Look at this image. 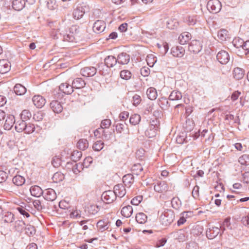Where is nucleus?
I'll return each instance as SVG.
<instances>
[{
    "label": "nucleus",
    "mask_w": 249,
    "mask_h": 249,
    "mask_svg": "<svg viewBox=\"0 0 249 249\" xmlns=\"http://www.w3.org/2000/svg\"><path fill=\"white\" fill-rule=\"evenodd\" d=\"M85 6L81 4L79 5L73 11V18L75 20L80 19L83 17L85 14Z\"/></svg>",
    "instance_id": "nucleus-4"
},
{
    "label": "nucleus",
    "mask_w": 249,
    "mask_h": 249,
    "mask_svg": "<svg viewBox=\"0 0 249 249\" xmlns=\"http://www.w3.org/2000/svg\"><path fill=\"white\" fill-rule=\"evenodd\" d=\"M191 35L190 33L185 32L182 33L178 37V40L180 44L184 45L191 39Z\"/></svg>",
    "instance_id": "nucleus-15"
},
{
    "label": "nucleus",
    "mask_w": 249,
    "mask_h": 249,
    "mask_svg": "<svg viewBox=\"0 0 249 249\" xmlns=\"http://www.w3.org/2000/svg\"><path fill=\"white\" fill-rule=\"evenodd\" d=\"M167 27L170 30L177 29L179 26V22L177 19L171 18L167 21Z\"/></svg>",
    "instance_id": "nucleus-26"
},
{
    "label": "nucleus",
    "mask_w": 249,
    "mask_h": 249,
    "mask_svg": "<svg viewBox=\"0 0 249 249\" xmlns=\"http://www.w3.org/2000/svg\"><path fill=\"white\" fill-rule=\"evenodd\" d=\"M117 61V59L113 56H107L105 60L106 65L108 67H112L115 65Z\"/></svg>",
    "instance_id": "nucleus-31"
},
{
    "label": "nucleus",
    "mask_w": 249,
    "mask_h": 249,
    "mask_svg": "<svg viewBox=\"0 0 249 249\" xmlns=\"http://www.w3.org/2000/svg\"><path fill=\"white\" fill-rule=\"evenodd\" d=\"M7 178V173L3 171H0V183L4 182Z\"/></svg>",
    "instance_id": "nucleus-61"
},
{
    "label": "nucleus",
    "mask_w": 249,
    "mask_h": 249,
    "mask_svg": "<svg viewBox=\"0 0 249 249\" xmlns=\"http://www.w3.org/2000/svg\"><path fill=\"white\" fill-rule=\"evenodd\" d=\"M143 170V168L141 165V164L138 163L134 164L132 167V171L134 174L138 175H139Z\"/></svg>",
    "instance_id": "nucleus-42"
},
{
    "label": "nucleus",
    "mask_w": 249,
    "mask_h": 249,
    "mask_svg": "<svg viewBox=\"0 0 249 249\" xmlns=\"http://www.w3.org/2000/svg\"><path fill=\"white\" fill-rule=\"evenodd\" d=\"M154 190L156 192L163 193L166 192L168 190L167 183L165 181L158 182L154 186Z\"/></svg>",
    "instance_id": "nucleus-9"
},
{
    "label": "nucleus",
    "mask_w": 249,
    "mask_h": 249,
    "mask_svg": "<svg viewBox=\"0 0 249 249\" xmlns=\"http://www.w3.org/2000/svg\"><path fill=\"white\" fill-rule=\"evenodd\" d=\"M121 213L123 216L127 218L129 217L133 213V208L130 205L123 207L121 210Z\"/></svg>",
    "instance_id": "nucleus-22"
},
{
    "label": "nucleus",
    "mask_w": 249,
    "mask_h": 249,
    "mask_svg": "<svg viewBox=\"0 0 249 249\" xmlns=\"http://www.w3.org/2000/svg\"><path fill=\"white\" fill-rule=\"evenodd\" d=\"M202 48L200 42L197 40H192L189 46V50L193 53H199Z\"/></svg>",
    "instance_id": "nucleus-6"
},
{
    "label": "nucleus",
    "mask_w": 249,
    "mask_h": 249,
    "mask_svg": "<svg viewBox=\"0 0 249 249\" xmlns=\"http://www.w3.org/2000/svg\"><path fill=\"white\" fill-rule=\"evenodd\" d=\"M185 22L189 25H194L196 23V18L194 16H188L185 18Z\"/></svg>",
    "instance_id": "nucleus-47"
},
{
    "label": "nucleus",
    "mask_w": 249,
    "mask_h": 249,
    "mask_svg": "<svg viewBox=\"0 0 249 249\" xmlns=\"http://www.w3.org/2000/svg\"><path fill=\"white\" fill-rule=\"evenodd\" d=\"M104 144V142L101 141H98L93 144L92 147L95 151H99L103 149Z\"/></svg>",
    "instance_id": "nucleus-48"
},
{
    "label": "nucleus",
    "mask_w": 249,
    "mask_h": 249,
    "mask_svg": "<svg viewBox=\"0 0 249 249\" xmlns=\"http://www.w3.org/2000/svg\"><path fill=\"white\" fill-rule=\"evenodd\" d=\"M116 196L114 191H107L104 192L102 195V199L103 201L109 204L113 202L115 200Z\"/></svg>",
    "instance_id": "nucleus-2"
},
{
    "label": "nucleus",
    "mask_w": 249,
    "mask_h": 249,
    "mask_svg": "<svg viewBox=\"0 0 249 249\" xmlns=\"http://www.w3.org/2000/svg\"><path fill=\"white\" fill-rule=\"evenodd\" d=\"M217 37L221 41H226L229 38V34L225 29L220 30L217 33Z\"/></svg>",
    "instance_id": "nucleus-33"
},
{
    "label": "nucleus",
    "mask_w": 249,
    "mask_h": 249,
    "mask_svg": "<svg viewBox=\"0 0 249 249\" xmlns=\"http://www.w3.org/2000/svg\"><path fill=\"white\" fill-rule=\"evenodd\" d=\"M199 187L196 185L195 186L192 191V196L195 198H198L199 196Z\"/></svg>",
    "instance_id": "nucleus-56"
},
{
    "label": "nucleus",
    "mask_w": 249,
    "mask_h": 249,
    "mask_svg": "<svg viewBox=\"0 0 249 249\" xmlns=\"http://www.w3.org/2000/svg\"><path fill=\"white\" fill-rule=\"evenodd\" d=\"M142 196H138L134 197L131 201V203L133 205H138L142 200Z\"/></svg>",
    "instance_id": "nucleus-53"
},
{
    "label": "nucleus",
    "mask_w": 249,
    "mask_h": 249,
    "mask_svg": "<svg viewBox=\"0 0 249 249\" xmlns=\"http://www.w3.org/2000/svg\"><path fill=\"white\" fill-rule=\"evenodd\" d=\"M123 182L125 186H130L134 182V177L132 174H128L123 178Z\"/></svg>",
    "instance_id": "nucleus-28"
},
{
    "label": "nucleus",
    "mask_w": 249,
    "mask_h": 249,
    "mask_svg": "<svg viewBox=\"0 0 249 249\" xmlns=\"http://www.w3.org/2000/svg\"><path fill=\"white\" fill-rule=\"evenodd\" d=\"M217 59L222 64H225L229 62L230 56L225 51H221L217 54Z\"/></svg>",
    "instance_id": "nucleus-7"
},
{
    "label": "nucleus",
    "mask_w": 249,
    "mask_h": 249,
    "mask_svg": "<svg viewBox=\"0 0 249 249\" xmlns=\"http://www.w3.org/2000/svg\"><path fill=\"white\" fill-rule=\"evenodd\" d=\"M141 116L140 115L135 114L132 115L130 118V123L133 125L138 124L141 121Z\"/></svg>",
    "instance_id": "nucleus-39"
},
{
    "label": "nucleus",
    "mask_w": 249,
    "mask_h": 249,
    "mask_svg": "<svg viewBox=\"0 0 249 249\" xmlns=\"http://www.w3.org/2000/svg\"><path fill=\"white\" fill-rule=\"evenodd\" d=\"M164 218H163L165 225L171 224L174 219L175 215L172 211H170L164 214Z\"/></svg>",
    "instance_id": "nucleus-23"
},
{
    "label": "nucleus",
    "mask_w": 249,
    "mask_h": 249,
    "mask_svg": "<svg viewBox=\"0 0 249 249\" xmlns=\"http://www.w3.org/2000/svg\"><path fill=\"white\" fill-rule=\"evenodd\" d=\"M120 75L122 79L128 80L132 77V73L129 70H124L121 71Z\"/></svg>",
    "instance_id": "nucleus-38"
},
{
    "label": "nucleus",
    "mask_w": 249,
    "mask_h": 249,
    "mask_svg": "<svg viewBox=\"0 0 249 249\" xmlns=\"http://www.w3.org/2000/svg\"><path fill=\"white\" fill-rule=\"evenodd\" d=\"M239 162L243 165L249 164V155L245 154L241 156L239 159Z\"/></svg>",
    "instance_id": "nucleus-43"
},
{
    "label": "nucleus",
    "mask_w": 249,
    "mask_h": 249,
    "mask_svg": "<svg viewBox=\"0 0 249 249\" xmlns=\"http://www.w3.org/2000/svg\"><path fill=\"white\" fill-rule=\"evenodd\" d=\"M240 49L245 51V54L249 52V40L244 42Z\"/></svg>",
    "instance_id": "nucleus-62"
},
{
    "label": "nucleus",
    "mask_w": 249,
    "mask_h": 249,
    "mask_svg": "<svg viewBox=\"0 0 249 249\" xmlns=\"http://www.w3.org/2000/svg\"><path fill=\"white\" fill-rule=\"evenodd\" d=\"M32 102L34 106L38 108H42L46 104L45 99L39 95L33 96L32 98Z\"/></svg>",
    "instance_id": "nucleus-5"
},
{
    "label": "nucleus",
    "mask_w": 249,
    "mask_h": 249,
    "mask_svg": "<svg viewBox=\"0 0 249 249\" xmlns=\"http://www.w3.org/2000/svg\"><path fill=\"white\" fill-rule=\"evenodd\" d=\"M26 124L24 120H21L18 121L15 124V129L18 132H22L24 130Z\"/></svg>",
    "instance_id": "nucleus-34"
},
{
    "label": "nucleus",
    "mask_w": 249,
    "mask_h": 249,
    "mask_svg": "<svg viewBox=\"0 0 249 249\" xmlns=\"http://www.w3.org/2000/svg\"><path fill=\"white\" fill-rule=\"evenodd\" d=\"M81 72L84 76H92L96 73V69L93 67H85L81 70Z\"/></svg>",
    "instance_id": "nucleus-11"
},
{
    "label": "nucleus",
    "mask_w": 249,
    "mask_h": 249,
    "mask_svg": "<svg viewBox=\"0 0 249 249\" xmlns=\"http://www.w3.org/2000/svg\"><path fill=\"white\" fill-rule=\"evenodd\" d=\"M82 156V154L80 152L78 151H74L71 155V159L72 160L74 161H77L80 160L81 157Z\"/></svg>",
    "instance_id": "nucleus-50"
},
{
    "label": "nucleus",
    "mask_w": 249,
    "mask_h": 249,
    "mask_svg": "<svg viewBox=\"0 0 249 249\" xmlns=\"http://www.w3.org/2000/svg\"><path fill=\"white\" fill-rule=\"evenodd\" d=\"M129 116V113L127 111H123L119 115V118L121 121L126 120Z\"/></svg>",
    "instance_id": "nucleus-60"
},
{
    "label": "nucleus",
    "mask_w": 249,
    "mask_h": 249,
    "mask_svg": "<svg viewBox=\"0 0 249 249\" xmlns=\"http://www.w3.org/2000/svg\"><path fill=\"white\" fill-rule=\"evenodd\" d=\"M86 83L81 78H77L75 79L72 83L73 88L76 89H81L85 87Z\"/></svg>",
    "instance_id": "nucleus-29"
},
{
    "label": "nucleus",
    "mask_w": 249,
    "mask_h": 249,
    "mask_svg": "<svg viewBox=\"0 0 249 249\" xmlns=\"http://www.w3.org/2000/svg\"><path fill=\"white\" fill-rule=\"evenodd\" d=\"M150 72V69L147 67H143L141 70V73L144 77L148 76Z\"/></svg>",
    "instance_id": "nucleus-59"
},
{
    "label": "nucleus",
    "mask_w": 249,
    "mask_h": 249,
    "mask_svg": "<svg viewBox=\"0 0 249 249\" xmlns=\"http://www.w3.org/2000/svg\"><path fill=\"white\" fill-rule=\"evenodd\" d=\"M232 74L235 79L240 80L243 77L245 71L242 68L236 67L233 70Z\"/></svg>",
    "instance_id": "nucleus-19"
},
{
    "label": "nucleus",
    "mask_w": 249,
    "mask_h": 249,
    "mask_svg": "<svg viewBox=\"0 0 249 249\" xmlns=\"http://www.w3.org/2000/svg\"><path fill=\"white\" fill-rule=\"evenodd\" d=\"M114 192L116 196L122 197L126 194V191L124 187L122 184H117L114 186Z\"/></svg>",
    "instance_id": "nucleus-14"
},
{
    "label": "nucleus",
    "mask_w": 249,
    "mask_h": 249,
    "mask_svg": "<svg viewBox=\"0 0 249 249\" xmlns=\"http://www.w3.org/2000/svg\"><path fill=\"white\" fill-rule=\"evenodd\" d=\"M146 94L148 98L151 100H155L158 96L157 90L155 88L152 87L148 89Z\"/></svg>",
    "instance_id": "nucleus-32"
},
{
    "label": "nucleus",
    "mask_w": 249,
    "mask_h": 249,
    "mask_svg": "<svg viewBox=\"0 0 249 249\" xmlns=\"http://www.w3.org/2000/svg\"><path fill=\"white\" fill-rule=\"evenodd\" d=\"M3 219L4 222L6 223H11L14 220V214L11 212H5L3 217Z\"/></svg>",
    "instance_id": "nucleus-41"
},
{
    "label": "nucleus",
    "mask_w": 249,
    "mask_h": 249,
    "mask_svg": "<svg viewBox=\"0 0 249 249\" xmlns=\"http://www.w3.org/2000/svg\"><path fill=\"white\" fill-rule=\"evenodd\" d=\"M169 98L172 101L178 100L181 99L182 94L178 90H173L171 93Z\"/></svg>",
    "instance_id": "nucleus-36"
},
{
    "label": "nucleus",
    "mask_w": 249,
    "mask_h": 249,
    "mask_svg": "<svg viewBox=\"0 0 249 249\" xmlns=\"http://www.w3.org/2000/svg\"><path fill=\"white\" fill-rule=\"evenodd\" d=\"M141 102V98L140 96L135 94L133 97V104L135 106L138 105Z\"/></svg>",
    "instance_id": "nucleus-57"
},
{
    "label": "nucleus",
    "mask_w": 249,
    "mask_h": 249,
    "mask_svg": "<svg viewBox=\"0 0 249 249\" xmlns=\"http://www.w3.org/2000/svg\"><path fill=\"white\" fill-rule=\"evenodd\" d=\"M25 5L24 0H14L13 1L12 7L17 11L22 10Z\"/></svg>",
    "instance_id": "nucleus-24"
},
{
    "label": "nucleus",
    "mask_w": 249,
    "mask_h": 249,
    "mask_svg": "<svg viewBox=\"0 0 249 249\" xmlns=\"http://www.w3.org/2000/svg\"><path fill=\"white\" fill-rule=\"evenodd\" d=\"M104 130L102 128H98L96 129L94 132V136L97 138H100L103 136Z\"/></svg>",
    "instance_id": "nucleus-55"
},
{
    "label": "nucleus",
    "mask_w": 249,
    "mask_h": 249,
    "mask_svg": "<svg viewBox=\"0 0 249 249\" xmlns=\"http://www.w3.org/2000/svg\"><path fill=\"white\" fill-rule=\"evenodd\" d=\"M15 123V117L13 115H9L5 120L4 127L5 129L10 130Z\"/></svg>",
    "instance_id": "nucleus-17"
},
{
    "label": "nucleus",
    "mask_w": 249,
    "mask_h": 249,
    "mask_svg": "<svg viewBox=\"0 0 249 249\" xmlns=\"http://www.w3.org/2000/svg\"><path fill=\"white\" fill-rule=\"evenodd\" d=\"M13 183L18 186L23 185L25 182V177L20 175H17L12 179Z\"/></svg>",
    "instance_id": "nucleus-20"
},
{
    "label": "nucleus",
    "mask_w": 249,
    "mask_h": 249,
    "mask_svg": "<svg viewBox=\"0 0 249 249\" xmlns=\"http://www.w3.org/2000/svg\"><path fill=\"white\" fill-rule=\"evenodd\" d=\"M31 113L28 109H24L22 110L20 114L21 119L24 121L29 120L31 117Z\"/></svg>",
    "instance_id": "nucleus-40"
},
{
    "label": "nucleus",
    "mask_w": 249,
    "mask_h": 249,
    "mask_svg": "<svg viewBox=\"0 0 249 249\" xmlns=\"http://www.w3.org/2000/svg\"><path fill=\"white\" fill-rule=\"evenodd\" d=\"M147 220V216L143 213H139L136 215V220L140 224H144Z\"/></svg>",
    "instance_id": "nucleus-35"
},
{
    "label": "nucleus",
    "mask_w": 249,
    "mask_h": 249,
    "mask_svg": "<svg viewBox=\"0 0 249 249\" xmlns=\"http://www.w3.org/2000/svg\"><path fill=\"white\" fill-rule=\"evenodd\" d=\"M147 65L150 67H153L157 61L156 58L153 54H149L146 59Z\"/></svg>",
    "instance_id": "nucleus-45"
},
{
    "label": "nucleus",
    "mask_w": 249,
    "mask_h": 249,
    "mask_svg": "<svg viewBox=\"0 0 249 249\" xmlns=\"http://www.w3.org/2000/svg\"><path fill=\"white\" fill-rule=\"evenodd\" d=\"M158 126L155 121H152L149 124L145 131V135L149 138H152L156 136Z\"/></svg>",
    "instance_id": "nucleus-3"
},
{
    "label": "nucleus",
    "mask_w": 249,
    "mask_h": 249,
    "mask_svg": "<svg viewBox=\"0 0 249 249\" xmlns=\"http://www.w3.org/2000/svg\"><path fill=\"white\" fill-rule=\"evenodd\" d=\"M59 89L67 94H70L73 91L72 85L71 86L67 83H62L59 86Z\"/></svg>",
    "instance_id": "nucleus-16"
},
{
    "label": "nucleus",
    "mask_w": 249,
    "mask_h": 249,
    "mask_svg": "<svg viewBox=\"0 0 249 249\" xmlns=\"http://www.w3.org/2000/svg\"><path fill=\"white\" fill-rule=\"evenodd\" d=\"M47 6L50 10L55 9L57 7L55 1L54 0H50L47 3Z\"/></svg>",
    "instance_id": "nucleus-58"
},
{
    "label": "nucleus",
    "mask_w": 249,
    "mask_h": 249,
    "mask_svg": "<svg viewBox=\"0 0 249 249\" xmlns=\"http://www.w3.org/2000/svg\"><path fill=\"white\" fill-rule=\"evenodd\" d=\"M44 197L48 201H53L56 198L55 191L52 189H48L44 192Z\"/></svg>",
    "instance_id": "nucleus-13"
},
{
    "label": "nucleus",
    "mask_w": 249,
    "mask_h": 249,
    "mask_svg": "<svg viewBox=\"0 0 249 249\" xmlns=\"http://www.w3.org/2000/svg\"><path fill=\"white\" fill-rule=\"evenodd\" d=\"M30 192L33 196L39 197L42 194L41 188L37 185L32 186L30 188Z\"/></svg>",
    "instance_id": "nucleus-27"
},
{
    "label": "nucleus",
    "mask_w": 249,
    "mask_h": 249,
    "mask_svg": "<svg viewBox=\"0 0 249 249\" xmlns=\"http://www.w3.org/2000/svg\"><path fill=\"white\" fill-rule=\"evenodd\" d=\"M14 91L17 95H22L26 92V89L22 85L17 84L14 87Z\"/></svg>",
    "instance_id": "nucleus-30"
},
{
    "label": "nucleus",
    "mask_w": 249,
    "mask_h": 249,
    "mask_svg": "<svg viewBox=\"0 0 249 249\" xmlns=\"http://www.w3.org/2000/svg\"><path fill=\"white\" fill-rule=\"evenodd\" d=\"M243 181L244 182L249 183V172H246L243 175Z\"/></svg>",
    "instance_id": "nucleus-64"
},
{
    "label": "nucleus",
    "mask_w": 249,
    "mask_h": 249,
    "mask_svg": "<svg viewBox=\"0 0 249 249\" xmlns=\"http://www.w3.org/2000/svg\"><path fill=\"white\" fill-rule=\"evenodd\" d=\"M185 49L181 46H176L173 47L171 49V53L177 57H181L185 54Z\"/></svg>",
    "instance_id": "nucleus-10"
},
{
    "label": "nucleus",
    "mask_w": 249,
    "mask_h": 249,
    "mask_svg": "<svg viewBox=\"0 0 249 249\" xmlns=\"http://www.w3.org/2000/svg\"><path fill=\"white\" fill-rule=\"evenodd\" d=\"M35 125L33 124L29 123L26 124L24 131L26 133L29 134L32 133L35 131Z\"/></svg>",
    "instance_id": "nucleus-49"
},
{
    "label": "nucleus",
    "mask_w": 249,
    "mask_h": 249,
    "mask_svg": "<svg viewBox=\"0 0 249 249\" xmlns=\"http://www.w3.org/2000/svg\"><path fill=\"white\" fill-rule=\"evenodd\" d=\"M77 147L82 150H84L89 146V142L86 139H80L77 143Z\"/></svg>",
    "instance_id": "nucleus-37"
},
{
    "label": "nucleus",
    "mask_w": 249,
    "mask_h": 249,
    "mask_svg": "<svg viewBox=\"0 0 249 249\" xmlns=\"http://www.w3.org/2000/svg\"><path fill=\"white\" fill-rule=\"evenodd\" d=\"M105 28V22L103 20H98L93 25V30L95 33L99 34L103 32Z\"/></svg>",
    "instance_id": "nucleus-8"
},
{
    "label": "nucleus",
    "mask_w": 249,
    "mask_h": 249,
    "mask_svg": "<svg viewBox=\"0 0 249 249\" xmlns=\"http://www.w3.org/2000/svg\"><path fill=\"white\" fill-rule=\"evenodd\" d=\"M166 241L167 240L166 239V238H162L161 239H160L157 242L155 247L157 248L162 247L164 245Z\"/></svg>",
    "instance_id": "nucleus-63"
},
{
    "label": "nucleus",
    "mask_w": 249,
    "mask_h": 249,
    "mask_svg": "<svg viewBox=\"0 0 249 249\" xmlns=\"http://www.w3.org/2000/svg\"><path fill=\"white\" fill-rule=\"evenodd\" d=\"M99 211V208L97 205H91L88 208V212L91 214H95L97 213Z\"/></svg>",
    "instance_id": "nucleus-46"
},
{
    "label": "nucleus",
    "mask_w": 249,
    "mask_h": 249,
    "mask_svg": "<svg viewBox=\"0 0 249 249\" xmlns=\"http://www.w3.org/2000/svg\"><path fill=\"white\" fill-rule=\"evenodd\" d=\"M117 59L119 63L124 65L129 62L130 56L126 53H123L118 55Z\"/></svg>",
    "instance_id": "nucleus-21"
},
{
    "label": "nucleus",
    "mask_w": 249,
    "mask_h": 249,
    "mask_svg": "<svg viewBox=\"0 0 249 249\" xmlns=\"http://www.w3.org/2000/svg\"><path fill=\"white\" fill-rule=\"evenodd\" d=\"M233 188L234 190L232 191L237 194H240L242 193L243 186L242 184L240 183H235L233 184Z\"/></svg>",
    "instance_id": "nucleus-51"
},
{
    "label": "nucleus",
    "mask_w": 249,
    "mask_h": 249,
    "mask_svg": "<svg viewBox=\"0 0 249 249\" xmlns=\"http://www.w3.org/2000/svg\"><path fill=\"white\" fill-rule=\"evenodd\" d=\"M207 9L212 13L219 12L221 8V4L219 0H210L207 3Z\"/></svg>",
    "instance_id": "nucleus-1"
},
{
    "label": "nucleus",
    "mask_w": 249,
    "mask_h": 249,
    "mask_svg": "<svg viewBox=\"0 0 249 249\" xmlns=\"http://www.w3.org/2000/svg\"><path fill=\"white\" fill-rule=\"evenodd\" d=\"M109 222L107 220H101L97 223V227L101 231H104L108 229Z\"/></svg>",
    "instance_id": "nucleus-25"
},
{
    "label": "nucleus",
    "mask_w": 249,
    "mask_h": 249,
    "mask_svg": "<svg viewBox=\"0 0 249 249\" xmlns=\"http://www.w3.org/2000/svg\"><path fill=\"white\" fill-rule=\"evenodd\" d=\"M50 107L53 111L57 113H60L63 110L62 106L56 100L52 101Z\"/></svg>",
    "instance_id": "nucleus-18"
},
{
    "label": "nucleus",
    "mask_w": 249,
    "mask_h": 249,
    "mask_svg": "<svg viewBox=\"0 0 249 249\" xmlns=\"http://www.w3.org/2000/svg\"><path fill=\"white\" fill-rule=\"evenodd\" d=\"M244 42L245 41L241 38H235L233 41V43L236 48L240 49Z\"/></svg>",
    "instance_id": "nucleus-52"
},
{
    "label": "nucleus",
    "mask_w": 249,
    "mask_h": 249,
    "mask_svg": "<svg viewBox=\"0 0 249 249\" xmlns=\"http://www.w3.org/2000/svg\"><path fill=\"white\" fill-rule=\"evenodd\" d=\"M10 63L5 59L0 60V73H5L10 70Z\"/></svg>",
    "instance_id": "nucleus-12"
},
{
    "label": "nucleus",
    "mask_w": 249,
    "mask_h": 249,
    "mask_svg": "<svg viewBox=\"0 0 249 249\" xmlns=\"http://www.w3.org/2000/svg\"><path fill=\"white\" fill-rule=\"evenodd\" d=\"M111 124V122L109 119H105L101 122V128L104 129L108 128Z\"/></svg>",
    "instance_id": "nucleus-54"
},
{
    "label": "nucleus",
    "mask_w": 249,
    "mask_h": 249,
    "mask_svg": "<svg viewBox=\"0 0 249 249\" xmlns=\"http://www.w3.org/2000/svg\"><path fill=\"white\" fill-rule=\"evenodd\" d=\"M81 215V212L77 208L73 209L70 214V217L73 219L80 218Z\"/></svg>",
    "instance_id": "nucleus-44"
}]
</instances>
